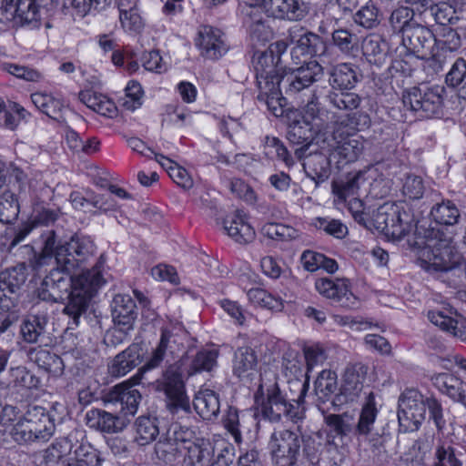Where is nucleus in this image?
<instances>
[{"label":"nucleus","mask_w":466,"mask_h":466,"mask_svg":"<svg viewBox=\"0 0 466 466\" xmlns=\"http://www.w3.org/2000/svg\"><path fill=\"white\" fill-rule=\"evenodd\" d=\"M28 358L35 362L38 368L48 373L58 374L64 370L62 359L47 350L37 348L28 351Z\"/></svg>","instance_id":"4c0bfd02"},{"label":"nucleus","mask_w":466,"mask_h":466,"mask_svg":"<svg viewBox=\"0 0 466 466\" xmlns=\"http://www.w3.org/2000/svg\"><path fill=\"white\" fill-rule=\"evenodd\" d=\"M303 436L289 430L274 431L268 447L279 466H294L301 457Z\"/></svg>","instance_id":"9b49d317"},{"label":"nucleus","mask_w":466,"mask_h":466,"mask_svg":"<svg viewBox=\"0 0 466 466\" xmlns=\"http://www.w3.org/2000/svg\"><path fill=\"white\" fill-rule=\"evenodd\" d=\"M365 182L364 174L360 171L356 173H349L345 181L337 186L335 192L338 197L344 201L350 198L358 197L360 186Z\"/></svg>","instance_id":"603ef678"},{"label":"nucleus","mask_w":466,"mask_h":466,"mask_svg":"<svg viewBox=\"0 0 466 466\" xmlns=\"http://www.w3.org/2000/svg\"><path fill=\"white\" fill-rule=\"evenodd\" d=\"M314 225L318 229L337 238H343L348 234L347 227L338 219L317 218Z\"/></svg>","instance_id":"69168bd1"},{"label":"nucleus","mask_w":466,"mask_h":466,"mask_svg":"<svg viewBox=\"0 0 466 466\" xmlns=\"http://www.w3.org/2000/svg\"><path fill=\"white\" fill-rule=\"evenodd\" d=\"M218 357V350H201L192 360L188 374L210 371L216 365Z\"/></svg>","instance_id":"5fc2aeb1"},{"label":"nucleus","mask_w":466,"mask_h":466,"mask_svg":"<svg viewBox=\"0 0 466 466\" xmlns=\"http://www.w3.org/2000/svg\"><path fill=\"white\" fill-rule=\"evenodd\" d=\"M426 190V184L420 175L408 173L403 178L402 193L410 199H420Z\"/></svg>","instance_id":"bf43d9fd"},{"label":"nucleus","mask_w":466,"mask_h":466,"mask_svg":"<svg viewBox=\"0 0 466 466\" xmlns=\"http://www.w3.org/2000/svg\"><path fill=\"white\" fill-rule=\"evenodd\" d=\"M404 2L410 5L400 6L391 12L389 22L394 32L404 35L408 26H413L419 21V15L416 12L418 0H404Z\"/></svg>","instance_id":"c756f323"},{"label":"nucleus","mask_w":466,"mask_h":466,"mask_svg":"<svg viewBox=\"0 0 466 466\" xmlns=\"http://www.w3.org/2000/svg\"><path fill=\"white\" fill-rule=\"evenodd\" d=\"M283 82H263V85L258 86V99L265 102L268 110L276 116L283 114V105L285 98L282 96L280 85Z\"/></svg>","instance_id":"72a5a7b5"},{"label":"nucleus","mask_w":466,"mask_h":466,"mask_svg":"<svg viewBox=\"0 0 466 466\" xmlns=\"http://www.w3.org/2000/svg\"><path fill=\"white\" fill-rule=\"evenodd\" d=\"M466 80V61L463 58H457L452 64L445 76V83L451 88L459 89L465 84Z\"/></svg>","instance_id":"e2e57ef3"},{"label":"nucleus","mask_w":466,"mask_h":466,"mask_svg":"<svg viewBox=\"0 0 466 466\" xmlns=\"http://www.w3.org/2000/svg\"><path fill=\"white\" fill-rule=\"evenodd\" d=\"M308 384L295 380L289 381V391L281 389L275 374L261 376L260 383L256 394L258 402V394L261 396L259 410L261 416L271 422L280 421L282 416L293 422L301 420L305 416L303 407Z\"/></svg>","instance_id":"f03ea898"},{"label":"nucleus","mask_w":466,"mask_h":466,"mask_svg":"<svg viewBox=\"0 0 466 466\" xmlns=\"http://www.w3.org/2000/svg\"><path fill=\"white\" fill-rule=\"evenodd\" d=\"M378 412L374 393L370 391L365 398L358 421L355 420L356 437H367L373 431Z\"/></svg>","instance_id":"7c9ffc66"},{"label":"nucleus","mask_w":466,"mask_h":466,"mask_svg":"<svg viewBox=\"0 0 466 466\" xmlns=\"http://www.w3.org/2000/svg\"><path fill=\"white\" fill-rule=\"evenodd\" d=\"M126 99L123 106L130 111H134L142 106L143 89L137 81H129L126 89Z\"/></svg>","instance_id":"338daca9"},{"label":"nucleus","mask_w":466,"mask_h":466,"mask_svg":"<svg viewBox=\"0 0 466 466\" xmlns=\"http://www.w3.org/2000/svg\"><path fill=\"white\" fill-rule=\"evenodd\" d=\"M317 406L324 416V421L328 428L327 436L332 440L333 443H336V440L344 443V441L350 439L351 435L356 437L353 414L349 412L332 414L329 413V407H322L320 404H317Z\"/></svg>","instance_id":"6ab92c4d"},{"label":"nucleus","mask_w":466,"mask_h":466,"mask_svg":"<svg viewBox=\"0 0 466 466\" xmlns=\"http://www.w3.org/2000/svg\"><path fill=\"white\" fill-rule=\"evenodd\" d=\"M279 60L280 57L273 55L272 50L255 53L252 63L258 86L263 85V82H283L286 93L296 95L323 79L325 76L323 66L315 60L305 63L293 69L290 74L283 76L282 68L279 65Z\"/></svg>","instance_id":"20e7f679"},{"label":"nucleus","mask_w":466,"mask_h":466,"mask_svg":"<svg viewBox=\"0 0 466 466\" xmlns=\"http://www.w3.org/2000/svg\"><path fill=\"white\" fill-rule=\"evenodd\" d=\"M373 221L375 228L386 237L400 240L411 230L414 217L404 203H385L377 209Z\"/></svg>","instance_id":"6e6552de"},{"label":"nucleus","mask_w":466,"mask_h":466,"mask_svg":"<svg viewBox=\"0 0 466 466\" xmlns=\"http://www.w3.org/2000/svg\"><path fill=\"white\" fill-rule=\"evenodd\" d=\"M14 5L18 24L36 25L40 13L39 5L35 0H14Z\"/></svg>","instance_id":"09e8293b"},{"label":"nucleus","mask_w":466,"mask_h":466,"mask_svg":"<svg viewBox=\"0 0 466 466\" xmlns=\"http://www.w3.org/2000/svg\"><path fill=\"white\" fill-rule=\"evenodd\" d=\"M165 433L181 451H186L196 440L192 430L177 422L172 423Z\"/></svg>","instance_id":"864d4df0"},{"label":"nucleus","mask_w":466,"mask_h":466,"mask_svg":"<svg viewBox=\"0 0 466 466\" xmlns=\"http://www.w3.org/2000/svg\"><path fill=\"white\" fill-rule=\"evenodd\" d=\"M75 455L83 466H102L105 461L101 452L89 443H81L75 451Z\"/></svg>","instance_id":"052dcab7"},{"label":"nucleus","mask_w":466,"mask_h":466,"mask_svg":"<svg viewBox=\"0 0 466 466\" xmlns=\"http://www.w3.org/2000/svg\"><path fill=\"white\" fill-rule=\"evenodd\" d=\"M329 90H352L362 78L358 66L352 63H339L328 70Z\"/></svg>","instance_id":"412c9836"},{"label":"nucleus","mask_w":466,"mask_h":466,"mask_svg":"<svg viewBox=\"0 0 466 466\" xmlns=\"http://www.w3.org/2000/svg\"><path fill=\"white\" fill-rule=\"evenodd\" d=\"M444 92V86L439 85L413 86L403 93L402 102L418 117L431 118L441 114Z\"/></svg>","instance_id":"9d476101"},{"label":"nucleus","mask_w":466,"mask_h":466,"mask_svg":"<svg viewBox=\"0 0 466 466\" xmlns=\"http://www.w3.org/2000/svg\"><path fill=\"white\" fill-rule=\"evenodd\" d=\"M350 90H329L325 96L326 101L338 110L352 111L361 104V97Z\"/></svg>","instance_id":"79ce46f5"},{"label":"nucleus","mask_w":466,"mask_h":466,"mask_svg":"<svg viewBox=\"0 0 466 466\" xmlns=\"http://www.w3.org/2000/svg\"><path fill=\"white\" fill-rule=\"evenodd\" d=\"M155 389L164 393L166 407L172 415L190 412L189 398L186 392L181 366L177 362L168 365L162 376L156 380Z\"/></svg>","instance_id":"1a4fd4ad"},{"label":"nucleus","mask_w":466,"mask_h":466,"mask_svg":"<svg viewBox=\"0 0 466 466\" xmlns=\"http://www.w3.org/2000/svg\"><path fill=\"white\" fill-rule=\"evenodd\" d=\"M47 319L40 315H29L21 324L20 332L27 343H37L46 333Z\"/></svg>","instance_id":"ea45409f"},{"label":"nucleus","mask_w":466,"mask_h":466,"mask_svg":"<svg viewBox=\"0 0 466 466\" xmlns=\"http://www.w3.org/2000/svg\"><path fill=\"white\" fill-rule=\"evenodd\" d=\"M14 5L18 24L36 25L40 13L39 5L35 0H14Z\"/></svg>","instance_id":"de8ad7c7"},{"label":"nucleus","mask_w":466,"mask_h":466,"mask_svg":"<svg viewBox=\"0 0 466 466\" xmlns=\"http://www.w3.org/2000/svg\"><path fill=\"white\" fill-rule=\"evenodd\" d=\"M461 25L439 26L434 34V46L450 52L457 51L461 46L462 38H466V22Z\"/></svg>","instance_id":"bb28decb"},{"label":"nucleus","mask_w":466,"mask_h":466,"mask_svg":"<svg viewBox=\"0 0 466 466\" xmlns=\"http://www.w3.org/2000/svg\"><path fill=\"white\" fill-rule=\"evenodd\" d=\"M244 414L235 407H228L223 417V425L225 429L231 434L237 443L242 441V420Z\"/></svg>","instance_id":"13d9d810"},{"label":"nucleus","mask_w":466,"mask_h":466,"mask_svg":"<svg viewBox=\"0 0 466 466\" xmlns=\"http://www.w3.org/2000/svg\"><path fill=\"white\" fill-rule=\"evenodd\" d=\"M34 105L44 114L52 119L59 120L65 108L63 100L52 94L35 92L31 95Z\"/></svg>","instance_id":"58836bf2"},{"label":"nucleus","mask_w":466,"mask_h":466,"mask_svg":"<svg viewBox=\"0 0 466 466\" xmlns=\"http://www.w3.org/2000/svg\"><path fill=\"white\" fill-rule=\"evenodd\" d=\"M196 46L200 55L210 60H218L228 50L224 34L210 25H201L196 38Z\"/></svg>","instance_id":"dca6fc26"},{"label":"nucleus","mask_w":466,"mask_h":466,"mask_svg":"<svg viewBox=\"0 0 466 466\" xmlns=\"http://www.w3.org/2000/svg\"><path fill=\"white\" fill-rule=\"evenodd\" d=\"M257 355L251 348L241 347L238 349L233 362V372L238 378L252 380L257 371Z\"/></svg>","instance_id":"2f4dec72"},{"label":"nucleus","mask_w":466,"mask_h":466,"mask_svg":"<svg viewBox=\"0 0 466 466\" xmlns=\"http://www.w3.org/2000/svg\"><path fill=\"white\" fill-rule=\"evenodd\" d=\"M185 451L183 466H210L215 455L214 446L204 439H196Z\"/></svg>","instance_id":"c85d7f7f"},{"label":"nucleus","mask_w":466,"mask_h":466,"mask_svg":"<svg viewBox=\"0 0 466 466\" xmlns=\"http://www.w3.org/2000/svg\"><path fill=\"white\" fill-rule=\"evenodd\" d=\"M357 36L347 29H337L332 33L333 44L344 54H350L357 45Z\"/></svg>","instance_id":"774afa93"},{"label":"nucleus","mask_w":466,"mask_h":466,"mask_svg":"<svg viewBox=\"0 0 466 466\" xmlns=\"http://www.w3.org/2000/svg\"><path fill=\"white\" fill-rule=\"evenodd\" d=\"M424 246L431 255L428 256L430 268L434 271H449L463 262L462 255L453 241V232L440 228H429L424 230Z\"/></svg>","instance_id":"423d86ee"},{"label":"nucleus","mask_w":466,"mask_h":466,"mask_svg":"<svg viewBox=\"0 0 466 466\" xmlns=\"http://www.w3.org/2000/svg\"><path fill=\"white\" fill-rule=\"evenodd\" d=\"M250 303L273 311H281L284 308L283 300L280 298L274 297L267 290L256 288L250 289L247 293Z\"/></svg>","instance_id":"8fccbe9b"},{"label":"nucleus","mask_w":466,"mask_h":466,"mask_svg":"<svg viewBox=\"0 0 466 466\" xmlns=\"http://www.w3.org/2000/svg\"><path fill=\"white\" fill-rule=\"evenodd\" d=\"M27 279V268L25 263H18L0 272V287L22 292Z\"/></svg>","instance_id":"a19ab883"},{"label":"nucleus","mask_w":466,"mask_h":466,"mask_svg":"<svg viewBox=\"0 0 466 466\" xmlns=\"http://www.w3.org/2000/svg\"><path fill=\"white\" fill-rule=\"evenodd\" d=\"M434 386L451 399L466 405V394L462 381L450 373H440L432 378Z\"/></svg>","instance_id":"f704fd0d"},{"label":"nucleus","mask_w":466,"mask_h":466,"mask_svg":"<svg viewBox=\"0 0 466 466\" xmlns=\"http://www.w3.org/2000/svg\"><path fill=\"white\" fill-rule=\"evenodd\" d=\"M329 152L322 150L310 152L305 155L303 168L308 177L313 180L316 186L329 179L331 174V160Z\"/></svg>","instance_id":"5701e85b"},{"label":"nucleus","mask_w":466,"mask_h":466,"mask_svg":"<svg viewBox=\"0 0 466 466\" xmlns=\"http://www.w3.org/2000/svg\"><path fill=\"white\" fill-rule=\"evenodd\" d=\"M142 361V348L137 343L131 344L127 349L118 353L109 366V372L114 377L127 374Z\"/></svg>","instance_id":"a878e982"},{"label":"nucleus","mask_w":466,"mask_h":466,"mask_svg":"<svg viewBox=\"0 0 466 466\" xmlns=\"http://www.w3.org/2000/svg\"><path fill=\"white\" fill-rule=\"evenodd\" d=\"M194 408L198 414L206 420L216 419L219 413L220 402L218 394L209 389H204L196 394Z\"/></svg>","instance_id":"473e14b6"},{"label":"nucleus","mask_w":466,"mask_h":466,"mask_svg":"<svg viewBox=\"0 0 466 466\" xmlns=\"http://www.w3.org/2000/svg\"><path fill=\"white\" fill-rule=\"evenodd\" d=\"M431 466H462V462L457 458L456 450L451 442L441 441L435 448Z\"/></svg>","instance_id":"6e6d98bb"},{"label":"nucleus","mask_w":466,"mask_h":466,"mask_svg":"<svg viewBox=\"0 0 466 466\" xmlns=\"http://www.w3.org/2000/svg\"><path fill=\"white\" fill-rule=\"evenodd\" d=\"M315 288L319 294L343 308H353L357 304V298L350 291L348 279L321 278L316 280Z\"/></svg>","instance_id":"aec40b11"},{"label":"nucleus","mask_w":466,"mask_h":466,"mask_svg":"<svg viewBox=\"0 0 466 466\" xmlns=\"http://www.w3.org/2000/svg\"><path fill=\"white\" fill-rule=\"evenodd\" d=\"M428 318L431 323H433L435 326L440 327L441 329H442L443 331H446L461 339H466L463 331L458 326L459 322L456 319L444 315L441 311H429Z\"/></svg>","instance_id":"4d7b16f0"},{"label":"nucleus","mask_w":466,"mask_h":466,"mask_svg":"<svg viewBox=\"0 0 466 466\" xmlns=\"http://www.w3.org/2000/svg\"><path fill=\"white\" fill-rule=\"evenodd\" d=\"M309 4L304 0H253L241 6L247 25L263 21L262 12L277 19L299 21L309 14Z\"/></svg>","instance_id":"0eeeda50"},{"label":"nucleus","mask_w":466,"mask_h":466,"mask_svg":"<svg viewBox=\"0 0 466 466\" xmlns=\"http://www.w3.org/2000/svg\"><path fill=\"white\" fill-rule=\"evenodd\" d=\"M353 20L363 28L372 29L380 23V12L374 3L369 1L353 15Z\"/></svg>","instance_id":"3c124183"},{"label":"nucleus","mask_w":466,"mask_h":466,"mask_svg":"<svg viewBox=\"0 0 466 466\" xmlns=\"http://www.w3.org/2000/svg\"><path fill=\"white\" fill-rule=\"evenodd\" d=\"M431 217L441 226H453L458 223L461 214L453 202L446 200L431 208Z\"/></svg>","instance_id":"37998d69"},{"label":"nucleus","mask_w":466,"mask_h":466,"mask_svg":"<svg viewBox=\"0 0 466 466\" xmlns=\"http://www.w3.org/2000/svg\"><path fill=\"white\" fill-rule=\"evenodd\" d=\"M173 334L167 329H162L160 339L157 347L152 350L151 355L141 368L143 371L158 368L166 360L167 352L170 349V342Z\"/></svg>","instance_id":"c03bdc74"},{"label":"nucleus","mask_w":466,"mask_h":466,"mask_svg":"<svg viewBox=\"0 0 466 466\" xmlns=\"http://www.w3.org/2000/svg\"><path fill=\"white\" fill-rule=\"evenodd\" d=\"M42 238L41 251L34 253L29 259V266L35 275L45 274L36 289L37 297L50 303L66 300L63 313L77 326L91 299L106 284L103 275L105 256L102 254L92 268L76 275V271L95 255L94 241L77 234L67 240L63 239L55 230L46 231Z\"/></svg>","instance_id":"f257e3e1"},{"label":"nucleus","mask_w":466,"mask_h":466,"mask_svg":"<svg viewBox=\"0 0 466 466\" xmlns=\"http://www.w3.org/2000/svg\"><path fill=\"white\" fill-rule=\"evenodd\" d=\"M140 392L133 386L128 384H118L111 388L103 397L106 405L119 404L120 414H125L127 420L133 417L138 409L141 400Z\"/></svg>","instance_id":"f3484780"},{"label":"nucleus","mask_w":466,"mask_h":466,"mask_svg":"<svg viewBox=\"0 0 466 466\" xmlns=\"http://www.w3.org/2000/svg\"><path fill=\"white\" fill-rule=\"evenodd\" d=\"M370 124L367 113L347 114L333 123L330 134L319 135L317 143L338 165L355 162L364 149L362 137L358 136V132L369 128Z\"/></svg>","instance_id":"7ed1b4c3"},{"label":"nucleus","mask_w":466,"mask_h":466,"mask_svg":"<svg viewBox=\"0 0 466 466\" xmlns=\"http://www.w3.org/2000/svg\"><path fill=\"white\" fill-rule=\"evenodd\" d=\"M426 400L416 390H406L399 399L398 420L404 431L419 429L425 418Z\"/></svg>","instance_id":"ddd939ff"},{"label":"nucleus","mask_w":466,"mask_h":466,"mask_svg":"<svg viewBox=\"0 0 466 466\" xmlns=\"http://www.w3.org/2000/svg\"><path fill=\"white\" fill-rule=\"evenodd\" d=\"M429 26L418 21L413 26H408L401 36V44L407 52L420 59L428 58L434 46V33Z\"/></svg>","instance_id":"2eb2a0df"},{"label":"nucleus","mask_w":466,"mask_h":466,"mask_svg":"<svg viewBox=\"0 0 466 466\" xmlns=\"http://www.w3.org/2000/svg\"><path fill=\"white\" fill-rule=\"evenodd\" d=\"M287 39L290 43H296L297 46L303 53L310 56H321L326 53L327 46L325 41L317 34L309 32L305 28L294 25L288 31Z\"/></svg>","instance_id":"4be33fe9"},{"label":"nucleus","mask_w":466,"mask_h":466,"mask_svg":"<svg viewBox=\"0 0 466 466\" xmlns=\"http://www.w3.org/2000/svg\"><path fill=\"white\" fill-rule=\"evenodd\" d=\"M337 390L338 382L336 372L329 370H322L315 381L318 404L325 407L326 403L329 401L331 405L332 399L335 397L334 394Z\"/></svg>","instance_id":"e433bc0d"},{"label":"nucleus","mask_w":466,"mask_h":466,"mask_svg":"<svg viewBox=\"0 0 466 466\" xmlns=\"http://www.w3.org/2000/svg\"><path fill=\"white\" fill-rule=\"evenodd\" d=\"M224 229L236 242L247 244L255 238V230L248 222L246 215L237 210L224 220Z\"/></svg>","instance_id":"393cba45"},{"label":"nucleus","mask_w":466,"mask_h":466,"mask_svg":"<svg viewBox=\"0 0 466 466\" xmlns=\"http://www.w3.org/2000/svg\"><path fill=\"white\" fill-rule=\"evenodd\" d=\"M368 370V367L361 362L347 365L339 392L335 394L331 401V407L334 410H339V407L345 403L359 400L364 390Z\"/></svg>","instance_id":"f8f14e48"},{"label":"nucleus","mask_w":466,"mask_h":466,"mask_svg":"<svg viewBox=\"0 0 466 466\" xmlns=\"http://www.w3.org/2000/svg\"><path fill=\"white\" fill-rule=\"evenodd\" d=\"M135 441L138 445L144 446L153 441L159 434L157 418L139 417L136 420Z\"/></svg>","instance_id":"49530a36"},{"label":"nucleus","mask_w":466,"mask_h":466,"mask_svg":"<svg viewBox=\"0 0 466 466\" xmlns=\"http://www.w3.org/2000/svg\"><path fill=\"white\" fill-rule=\"evenodd\" d=\"M20 212L17 196L10 189L0 194V222L11 224L15 222Z\"/></svg>","instance_id":"a18cd8bd"},{"label":"nucleus","mask_w":466,"mask_h":466,"mask_svg":"<svg viewBox=\"0 0 466 466\" xmlns=\"http://www.w3.org/2000/svg\"><path fill=\"white\" fill-rule=\"evenodd\" d=\"M333 113L322 106L319 100L317 91L314 90L310 95L307 104L303 107V121H295L289 125L287 138L290 144L300 146L295 149V155L298 158L305 157L313 139L312 127L319 131L325 128Z\"/></svg>","instance_id":"39448f33"},{"label":"nucleus","mask_w":466,"mask_h":466,"mask_svg":"<svg viewBox=\"0 0 466 466\" xmlns=\"http://www.w3.org/2000/svg\"><path fill=\"white\" fill-rule=\"evenodd\" d=\"M416 12L419 15V21L425 25H431L433 23L440 26L456 25L458 23H465L457 15L456 10L445 2L436 3L433 0H418Z\"/></svg>","instance_id":"4468645a"},{"label":"nucleus","mask_w":466,"mask_h":466,"mask_svg":"<svg viewBox=\"0 0 466 466\" xmlns=\"http://www.w3.org/2000/svg\"><path fill=\"white\" fill-rule=\"evenodd\" d=\"M11 434L14 441L19 444L39 441L25 416L13 427Z\"/></svg>","instance_id":"0e129e2a"},{"label":"nucleus","mask_w":466,"mask_h":466,"mask_svg":"<svg viewBox=\"0 0 466 466\" xmlns=\"http://www.w3.org/2000/svg\"><path fill=\"white\" fill-rule=\"evenodd\" d=\"M362 50L370 64L380 67L387 60L389 46L381 36L373 35L365 38Z\"/></svg>","instance_id":"c9c22d12"},{"label":"nucleus","mask_w":466,"mask_h":466,"mask_svg":"<svg viewBox=\"0 0 466 466\" xmlns=\"http://www.w3.org/2000/svg\"><path fill=\"white\" fill-rule=\"evenodd\" d=\"M30 423L38 441H47L55 432L56 419L54 415L41 406H31L24 415Z\"/></svg>","instance_id":"b1692460"},{"label":"nucleus","mask_w":466,"mask_h":466,"mask_svg":"<svg viewBox=\"0 0 466 466\" xmlns=\"http://www.w3.org/2000/svg\"><path fill=\"white\" fill-rule=\"evenodd\" d=\"M155 452L159 460L166 462H172L182 451L179 448L163 433L159 441L155 444Z\"/></svg>","instance_id":"680f3d73"},{"label":"nucleus","mask_w":466,"mask_h":466,"mask_svg":"<svg viewBox=\"0 0 466 466\" xmlns=\"http://www.w3.org/2000/svg\"><path fill=\"white\" fill-rule=\"evenodd\" d=\"M112 317L117 326L125 329H131L137 318L136 304L128 295L117 294L114 297L112 304Z\"/></svg>","instance_id":"cd10ccee"},{"label":"nucleus","mask_w":466,"mask_h":466,"mask_svg":"<svg viewBox=\"0 0 466 466\" xmlns=\"http://www.w3.org/2000/svg\"><path fill=\"white\" fill-rule=\"evenodd\" d=\"M86 425L103 433H117L122 431L130 422L125 414L117 410L108 411L102 409H91L85 416Z\"/></svg>","instance_id":"a211bd4d"}]
</instances>
